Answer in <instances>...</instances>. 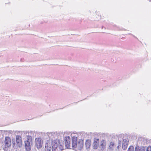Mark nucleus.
<instances>
[{
  "instance_id": "20e7f679",
  "label": "nucleus",
  "mask_w": 151,
  "mask_h": 151,
  "mask_svg": "<svg viewBox=\"0 0 151 151\" xmlns=\"http://www.w3.org/2000/svg\"><path fill=\"white\" fill-rule=\"evenodd\" d=\"M5 145L3 147V150L4 151H7L11 145L10 138L9 137H6L4 141Z\"/></svg>"
},
{
  "instance_id": "7ed1b4c3",
  "label": "nucleus",
  "mask_w": 151,
  "mask_h": 151,
  "mask_svg": "<svg viewBox=\"0 0 151 151\" xmlns=\"http://www.w3.org/2000/svg\"><path fill=\"white\" fill-rule=\"evenodd\" d=\"M119 142V145L117 146V148H116V145L115 144V143L113 142H110L109 144V146L108 147V149L109 150L111 151H114L116 150L118 151L119 150V147H120V145H119L120 144H121V141L119 139L118 140Z\"/></svg>"
},
{
  "instance_id": "2eb2a0df",
  "label": "nucleus",
  "mask_w": 151,
  "mask_h": 151,
  "mask_svg": "<svg viewBox=\"0 0 151 151\" xmlns=\"http://www.w3.org/2000/svg\"><path fill=\"white\" fill-rule=\"evenodd\" d=\"M129 142V139L128 138L123 139L122 142V145H128Z\"/></svg>"
},
{
  "instance_id": "1a4fd4ad",
  "label": "nucleus",
  "mask_w": 151,
  "mask_h": 151,
  "mask_svg": "<svg viewBox=\"0 0 151 151\" xmlns=\"http://www.w3.org/2000/svg\"><path fill=\"white\" fill-rule=\"evenodd\" d=\"M72 147L73 149L74 150V149L76 148L77 147V138L76 137H73L72 138Z\"/></svg>"
},
{
  "instance_id": "dca6fc26",
  "label": "nucleus",
  "mask_w": 151,
  "mask_h": 151,
  "mask_svg": "<svg viewBox=\"0 0 151 151\" xmlns=\"http://www.w3.org/2000/svg\"><path fill=\"white\" fill-rule=\"evenodd\" d=\"M25 141H28L29 142H32V138L31 136H27V140Z\"/></svg>"
},
{
  "instance_id": "6e6552de",
  "label": "nucleus",
  "mask_w": 151,
  "mask_h": 151,
  "mask_svg": "<svg viewBox=\"0 0 151 151\" xmlns=\"http://www.w3.org/2000/svg\"><path fill=\"white\" fill-rule=\"evenodd\" d=\"M70 139L69 137H66L65 138V147L67 148L70 147Z\"/></svg>"
},
{
  "instance_id": "ddd939ff",
  "label": "nucleus",
  "mask_w": 151,
  "mask_h": 151,
  "mask_svg": "<svg viewBox=\"0 0 151 151\" xmlns=\"http://www.w3.org/2000/svg\"><path fill=\"white\" fill-rule=\"evenodd\" d=\"M91 145V141L89 139H87L85 143V146L87 150H90V147Z\"/></svg>"
},
{
  "instance_id": "f257e3e1",
  "label": "nucleus",
  "mask_w": 151,
  "mask_h": 151,
  "mask_svg": "<svg viewBox=\"0 0 151 151\" xmlns=\"http://www.w3.org/2000/svg\"><path fill=\"white\" fill-rule=\"evenodd\" d=\"M48 136L52 142V151L53 150L56 151L58 145V147L59 149L61 150H63V146L61 142H60L58 139H55L54 137L56 136V134L55 133H49L48 134Z\"/></svg>"
},
{
  "instance_id": "a211bd4d",
  "label": "nucleus",
  "mask_w": 151,
  "mask_h": 151,
  "mask_svg": "<svg viewBox=\"0 0 151 151\" xmlns=\"http://www.w3.org/2000/svg\"><path fill=\"white\" fill-rule=\"evenodd\" d=\"M128 145H122V148L123 150H125L127 148Z\"/></svg>"
},
{
  "instance_id": "6ab92c4d",
  "label": "nucleus",
  "mask_w": 151,
  "mask_h": 151,
  "mask_svg": "<svg viewBox=\"0 0 151 151\" xmlns=\"http://www.w3.org/2000/svg\"><path fill=\"white\" fill-rule=\"evenodd\" d=\"M146 151H151V146H149L147 147Z\"/></svg>"
},
{
  "instance_id": "9d476101",
  "label": "nucleus",
  "mask_w": 151,
  "mask_h": 151,
  "mask_svg": "<svg viewBox=\"0 0 151 151\" xmlns=\"http://www.w3.org/2000/svg\"><path fill=\"white\" fill-rule=\"evenodd\" d=\"M24 147L26 151H30L31 150V144L32 142L28 141H24Z\"/></svg>"
},
{
  "instance_id": "9b49d317",
  "label": "nucleus",
  "mask_w": 151,
  "mask_h": 151,
  "mask_svg": "<svg viewBox=\"0 0 151 151\" xmlns=\"http://www.w3.org/2000/svg\"><path fill=\"white\" fill-rule=\"evenodd\" d=\"M52 147H51V145L49 142H47L45 145V151H51L52 150Z\"/></svg>"
},
{
  "instance_id": "f3484780",
  "label": "nucleus",
  "mask_w": 151,
  "mask_h": 151,
  "mask_svg": "<svg viewBox=\"0 0 151 151\" xmlns=\"http://www.w3.org/2000/svg\"><path fill=\"white\" fill-rule=\"evenodd\" d=\"M134 147L133 146H130L128 148L127 151H134Z\"/></svg>"
},
{
  "instance_id": "f03ea898",
  "label": "nucleus",
  "mask_w": 151,
  "mask_h": 151,
  "mask_svg": "<svg viewBox=\"0 0 151 151\" xmlns=\"http://www.w3.org/2000/svg\"><path fill=\"white\" fill-rule=\"evenodd\" d=\"M16 143H13V147L14 149H17L18 147H20L22 146V139L20 136L17 135L16 137Z\"/></svg>"
},
{
  "instance_id": "39448f33",
  "label": "nucleus",
  "mask_w": 151,
  "mask_h": 151,
  "mask_svg": "<svg viewBox=\"0 0 151 151\" xmlns=\"http://www.w3.org/2000/svg\"><path fill=\"white\" fill-rule=\"evenodd\" d=\"M43 142L42 139L40 138H37L35 139V146L38 150H40L42 146Z\"/></svg>"
},
{
  "instance_id": "4468645a",
  "label": "nucleus",
  "mask_w": 151,
  "mask_h": 151,
  "mask_svg": "<svg viewBox=\"0 0 151 151\" xmlns=\"http://www.w3.org/2000/svg\"><path fill=\"white\" fill-rule=\"evenodd\" d=\"M83 146V141L81 140L78 141L77 144V147L78 150H81Z\"/></svg>"
},
{
  "instance_id": "423d86ee",
  "label": "nucleus",
  "mask_w": 151,
  "mask_h": 151,
  "mask_svg": "<svg viewBox=\"0 0 151 151\" xmlns=\"http://www.w3.org/2000/svg\"><path fill=\"white\" fill-rule=\"evenodd\" d=\"M106 141L104 139H102L101 141L100 145H99V148L100 150L103 151L106 148Z\"/></svg>"
},
{
  "instance_id": "0eeeda50",
  "label": "nucleus",
  "mask_w": 151,
  "mask_h": 151,
  "mask_svg": "<svg viewBox=\"0 0 151 151\" xmlns=\"http://www.w3.org/2000/svg\"><path fill=\"white\" fill-rule=\"evenodd\" d=\"M99 139L94 138L92 144L93 148L95 150L96 149L99 147Z\"/></svg>"
},
{
  "instance_id": "f8f14e48",
  "label": "nucleus",
  "mask_w": 151,
  "mask_h": 151,
  "mask_svg": "<svg viewBox=\"0 0 151 151\" xmlns=\"http://www.w3.org/2000/svg\"><path fill=\"white\" fill-rule=\"evenodd\" d=\"M134 151H145V147L141 146L139 147L138 145H136L135 147Z\"/></svg>"
}]
</instances>
